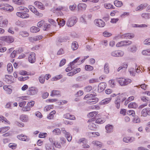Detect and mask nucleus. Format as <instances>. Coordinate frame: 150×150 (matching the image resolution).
<instances>
[{
    "instance_id": "f257e3e1",
    "label": "nucleus",
    "mask_w": 150,
    "mask_h": 150,
    "mask_svg": "<svg viewBox=\"0 0 150 150\" xmlns=\"http://www.w3.org/2000/svg\"><path fill=\"white\" fill-rule=\"evenodd\" d=\"M119 83L121 86H126L130 83L132 82L131 79L124 78H119L117 79Z\"/></svg>"
},
{
    "instance_id": "e2e57ef3",
    "label": "nucleus",
    "mask_w": 150,
    "mask_h": 150,
    "mask_svg": "<svg viewBox=\"0 0 150 150\" xmlns=\"http://www.w3.org/2000/svg\"><path fill=\"white\" fill-rule=\"evenodd\" d=\"M83 93L82 91L80 90L77 92L75 94V96L76 97L80 96L83 95Z\"/></svg>"
},
{
    "instance_id": "4c0bfd02",
    "label": "nucleus",
    "mask_w": 150,
    "mask_h": 150,
    "mask_svg": "<svg viewBox=\"0 0 150 150\" xmlns=\"http://www.w3.org/2000/svg\"><path fill=\"white\" fill-rule=\"evenodd\" d=\"M30 31L31 32L36 33L40 31V29L36 27L33 26L31 28Z\"/></svg>"
},
{
    "instance_id": "7c9ffc66",
    "label": "nucleus",
    "mask_w": 150,
    "mask_h": 150,
    "mask_svg": "<svg viewBox=\"0 0 150 150\" xmlns=\"http://www.w3.org/2000/svg\"><path fill=\"white\" fill-rule=\"evenodd\" d=\"M10 86H3V88L8 94H11L12 92V90L10 88Z\"/></svg>"
},
{
    "instance_id": "5fc2aeb1",
    "label": "nucleus",
    "mask_w": 150,
    "mask_h": 150,
    "mask_svg": "<svg viewBox=\"0 0 150 150\" xmlns=\"http://www.w3.org/2000/svg\"><path fill=\"white\" fill-rule=\"evenodd\" d=\"M104 6L107 9L114 8H113V6L110 4H104Z\"/></svg>"
},
{
    "instance_id": "58836bf2",
    "label": "nucleus",
    "mask_w": 150,
    "mask_h": 150,
    "mask_svg": "<svg viewBox=\"0 0 150 150\" xmlns=\"http://www.w3.org/2000/svg\"><path fill=\"white\" fill-rule=\"evenodd\" d=\"M78 6L79 9L81 10H85L86 7V5L84 3H81L79 4Z\"/></svg>"
},
{
    "instance_id": "a211bd4d",
    "label": "nucleus",
    "mask_w": 150,
    "mask_h": 150,
    "mask_svg": "<svg viewBox=\"0 0 150 150\" xmlns=\"http://www.w3.org/2000/svg\"><path fill=\"white\" fill-rule=\"evenodd\" d=\"M50 96H57L58 97L61 96V92L60 91L57 90H53L51 91Z\"/></svg>"
},
{
    "instance_id": "c9c22d12",
    "label": "nucleus",
    "mask_w": 150,
    "mask_h": 150,
    "mask_svg": "<svg viewBox=\"0 0 150 150\" xmlns=\"http://www.w3.org/2000/svg\"><path fill=\"white\" fill-rule=\"evenodd\" d=\"M5 6L4 10L8 11L9 12L13 10V8L10 5L8 4H6Z\"/></svg>"
},
{
    "instance_id": "4be33fe9",
    "label": "nucleus",
    "mask_w": 150,
    "mask_h": 150,
    "mask_svg": "<svg viewBox=\"0 0 150 150\" xmlns=\"http://www.w3.org/2000/svg\"><path fill=\"white\" fill-rule=\"evenodd\" d=\"M34 4L36 7L39 9L41 10L44 9L45 8V6L42 3L38 1H36L34 2Z\"/></svg>"
},
{
    "instance_id": "2f4dec72",
    "label": "nucleus",
    "mask_w": 150,
    "mask_h": 150,
    "mask_svg": "<svg viewBox=\"0 0 150 150\" xmlns=\"http://www.w3.org/2000/svg\"><path fill=\"white\" fill-rule=\"evenodd\" d=\"M19 35L23 37H26L29 35V34L27 32L24 31H20L19 33Z\"/></svg>"
},
{
    "instance_id": "72a5a7b5",
    "label": "nucleus",
    "mask_w": 150,
    "mask_h": 150,
    "mask_svg": "<svg viewBox=\"0 0 150 150\" xmlns=\"http://www.w3.org/2000/svg\"><path fill=\"white\" fill-rule=\"evenodd\" d=\"M58 25L60 26H63L65 24V21L63 19L60 18H57V20Z\"/></svg>"
},
{
    "instance_id": "de8ad7c7",
    "label": "nucleus",
    "mask_w": 150,
    "mask_h": 150,
    "mask_svg": "<svg viewBox=\"0 0 150 150\" xmlns=\"http://www.w3.org/2000/svg\"><path fill=\"white\" fill-rule=\"evenodd\" d=\"M60 130L58 128L55 129L52 131L54 134L55 135H59L61 133Z\"/></svg>"
},
{
    "instance_id": "052dcab7",
    "label": "nucleus",
    "mask_w": 150,
    "mask_h": 150,
    "mask_svg": "<svg viewBox=\"0 0 150 150\" xmlns=\"http://www.w3.org/2000/svg\"><path fill=\"white\" fill-rule=\"evenodd\" d=\"M85 69L87 71H92L93 70V67L90 66L86 65L85 66Z\"/></svg>"
},
{
    "instance_id": "c85d7f7f",
    "label": "nucleus",
    "mask_w": 150,
    "mask_h": 150,
    "mask_svg": "<svg viewBox=\"0 0 150 150\" xmlns=\"http://www.w3.org/2000/svg\"><path fill=\"white\" fill-rule=\"evenodd\" d=\"M12 1L14 3L18 5H24L25 4L23 0H12Z\"/></svg>"
},
{
    "instance_id": "f704fd0d",
    "label": "nucleus",
    "mask_w": 150,
    "mask_h": 150,
    "mask_svg": "<svg viewBox=\"0 0 150 150\" xmlns=\"http://www.w3.org/2000/svg\"><path fill=\"white\" fill-rule=\"evenodd\" d=\"M78 47L79 45L77 42L76 41L73 42L71 44V48L73 50H76Z\"/></svg>"
},
{
    "instance_id": "603ef678",
    "label": "nucleus",
    "mask_w": 150,
    "mask_h": 150,
    "mask_svg": "<svg viewBox=\"0 0 150 150\" xmlns=\"http://www.w3.org/2000/svg\"><path fill=\"white\" fill-rule=\"evenodd\" d=\"M92 87L90 86H88L84 88V90L85 92H89L92 89Z\"/></svg>"
},
{
    "instance_id": "4d7b16f0",
    "label": "nucleus",
    "mask_w": 150,
    "mask_h": 150,
    "mask_svg": "<svg viewBox=\"0 0 150 150\" xmlns=\"http://www.w3.org/2000/svg\"><path fill=\"white\" fill-rule=\"evenodd\" d=\"M30 108L28 105V104H27L26 106L23 107L22 109V110L23 111H28L30 110Z\"/></svg>"
},
{
    "instance_id": "a19ab883",
    "label": "nucleus",
    "mask_w": 150,
    "mask_h": 150,
    "mask_svg": "<svg viewBox=\"0 0 150 150\" xmlns=\"http://www.w3.org/2000/svg\"><path fill=\"white\" fill-rule=\"evenodd\" d=\"M7 69L9 73L11 72L13 70V67L11 63H9L7 65Z\"/></svg>"
},
{
    "instance_id": "aec40b11",
    "label": "nucleus",
    "mask_w": 150,
    "mask_h": 150,
    "mask_svg": "<svg viewBox=\"0 0 150 150\" xmlns=\"http://www.w3.org/2000/svg\"><path fill=\"white\" fill-rule=\"evenodd\" d=\"M64 117L65 118L70 120H74L76 119V118L74 115H71L69 113L64 115Z\"/></svg>"
},
{
    "instance_id": "3c124183",
    "label": "nucleus",
    "mask_w": 150,
    "mask_h": 150,
    "mask_svg": "<svg viewBox=\"0 0 150 150\" xmlns=\"http://www.w3.org/2000/svg\"><path fill=\"white\" fill-rule=\"evenodd\" d=\"M62 75L61 74L57 75L55 77H53L52 79V81H56L59 80L62 77Z\"/></svg>"
},
{
    "instance_id": "680f3d73",
    "label": "nucleus",
    "mask_w": 150,
    "mask_h": 150,
    "mask_svg": "<svg viewBox=\"0 0 150 150\" xmlns=\"http://www.w3.org/2000/svg\"><path fill=\"white\" fill-rule=\"evenodd\" d=\"M127 64H125L123 66H121L119 67L117 69V71L119 72L121 69H125L127 68Z\"/></svg>"
},
{
    "instance_id": "6e6d98bb",
    "label": "nucleus",
    "mask_w": 150,
    "mask_h": 150,
    "mask_svg": "<svg viewBox=\"0 0 150 150\" xmlns=\"http://www.w3.org/2000/svg\"><path fill=\"white\" fill-rule=\"evenodd\" d=\"M76 6V4H74L73 5H71L69 6V9L71 11H74L75 10Z\"/></svg>"
},
{
    "instance_id": "774afa93",
    "label": "nucleus",
    "mask_w": 150,
    "mask_h": 150,
    "mask_svg": "<svg viewBox=\"0 0 150 150\" xmlns=\"http://www.w3.org/2000/svg\"><path fill=\"white\" fill-rule=\"evenodd\" d=\"M81 87L78 84H75L71 86V88L73 89H76L77 88Z\"/></svg>"
},
{
    "instance_id": "5701e85b",
    "label": "nucleus",
    "mask_w": 150,
    "mask_h": 150,
    "mask_svg": "<svg viewBox=\"0 0 150 150\" xmlns=\"http://www.w3.org/2000/svg\"><path fill=\"white\" fill-rule=\"evenodd\" d=\"M6 76H8V78L6 79L5 81L6 82L11 84L14 82L15 80L12 76L10 75H7Z\"/></svg>"
},
{
    "instance_id": "bf43d9fd",
    "label": "nucleus",
    "mask_w": 150,
    "mask_h": 150,
    "mask_svg": "<svg viewBox=\"0 0 150 150\" xmlns=\"http://www.w3.org/2000/svg\"><path fill=\"white\" fill-rule=\"evenodd\" d=\"M128 49L129 50L132 52H135L137 50V48L135 46H133L131 47L130 48H128Z\"/></svg>"
},
{
    "instance_id": "423d86ee",
    "label": "nucleus",
    "mask_w": 150,
    "mask_h": 150,
    "mask_svg": "<svg viewBox=\"0 0 150 150\" xmlns=\"http://www.w3.org/2000/svg\"><path fill=\"white\" fill-rule=\"evenodd\" d=\"M38 92V90L37 88L32 87L29 88L27 93L30 95H33L37 94Z\"/></svg>"
},
{
    "instance_id": "39448f33",
    "label": "nucleus",
    "mask_w": 150,
    "mask_h": 150,
    "mask_svg": "<svg viewBox=\"0 0 150 150\" xmlns=\"http://www.w3.org/2000/svg\"><path fill=\"white\" fill-rule=\"evenodd\" d=\"M124 93H122L120 96H117L115 101V106L117 109H119L120 106V99L121 98H122L124 96Z\"/></svg>"
},
{
    "instance_id": "1a4fd4ad",
    "label": "nucleus",
    "mask_w": 150,
    "mask_h": 150,
    "mask_svg": "<svg viewBox=\"0 0 150 150\" xmlns=\"http://www.w3.org/2000/svg\"><path fill=\"white\" fill-rule=\"evenodd\" d=\"M62 132L65 135V137H66L67 140L69 142H70L72 139V137L69 132H67L65 129L62 128L61 129Z\"/></svg>"
},
{
    "instance_id": "ddd939ff",
    "label": "nucleus",
    "mask_w": 150,
    "mask_h": 150,
    "mask_svg": "<svg viewBox=\"0 0 150 150\" xmlns=\"http://www.w3.org/2000/svg\"><path fill=\"white\" fill-rule=\"evenodd\" d=\"M94 22L96 23V25L99 27H103L105 25L104 22L100 19H96Z\"/></svg>"
},
{
    "instance_id": "4468645a",
    "label": "nucleus",
    "mask_w": 150,
    "mask_h": 150,
    "mask_svg": "<svg viewBox=\"0 0 150 150\" xmlns=\"http://www.w3.org/2000/svg\"><path fill=\"white\" fill-rule=\"evenodd\" d=\"M134 37V35L132 33H127L122 35L121 36L122 38L124 39H131L133 38Z\"/></svg>"
},
{
    "instance_id": "13d9d810",
    "label": "nucleus",
    "mask_w": 150,
    "mask_h": 150,
    "mask_svg": "<svg viewBox=\"0 0 150 150\" xmlns=\"http://www.w3.org/2000/svg\"><path fill=\"white\" fill-rule=\"evenodd\" d=\"M10 127H5L1 128V133L5 132L9 129Z\"/></svg>"
},
{
    "instance_id": "a878e982",
    "label": "nucleus",
    "mask_w": 150,
    "mask_h": 150,
    "mask_svg": "<svg viewBox=\"0 0 150 150\" xmlns=\"http://www.w3.org/2000/svg\"><path fill=\"white\" fill-rule=\"evenodd\" d=\"M109 64L108 63H106L104 66V73L108 74L109 73Z\"/></svg>"
},
{
    "instance_id": "6e6552de",
    "label": "nucleus",
    "mask_w": 150,
    "mask_h": 150,
    "mask_svg": "<svg viewBox=\"0 0 150 150\" xmlns=\"http://www.w3.org/2000/svg\"><path fill=\"white\" fill-rule=\"evenodd\" d=\"M1 40L8 43H11L13 42L14 40V38L11 36H4L1 38Z\"/></svg>"
},
{
    "instance_id": "0e129e2a",
    "label": "nucleus",
    "mask_w": 150,
    "mask_h": 150,
    "mask_svg": "<svg viewBox=\"0 0 150 150\" xmlns=\"http://www.w3.org/2000/svg\"><path fill=\"white\" fill-rule=\"evenodd\" d=\"M96 96V93H93V94H88L86 95L84 98L85 99H86V98H91L93 96Z\"/></svg>"
},
{
    "instance_id": "412c9836",
    "label": "nucleus",
    "mask_w": 150,
    "mask_h": 150,
    "mask_svg": "<svg viewBox=\"0 0 150 150\" xmlns=\"http://www.w3.org/2000/svg\"><path fill=\"white\" fill-rule=\"evenodd\" d=\"M20 120L23 122H27L29 120L28 116L22 114L20 117Z\"/></svg>"
},
{
    "instance_id": "79ce46f5",
    "label": "nucleus",
    "mask_w": 150,
    "mask_h": 150,
    "mask_svg": "<svg viewBox=\"0 0 150 150\" xmlns=\"http://www.w3.org/2000/svg\"><path fill=\"white\" fill-rule=\"evenodd\" d=\"M142 53L144 55H150V49L143 50Z\"/></svg>"
},
{
    "instance_id": "69168bd1",
    "label": "nucleus",
    "mask_w": 150,
    "mask_h": 150,
    "mask_svg": "<svg viewBox=\"0 0 150 150\" xmlns=\"http://www.w3.org/2000/svg\"><path fill=\"white\" fill-rule=\"evenodd\" d=\"M89 82L90 83H94L98 82V80L97 79H91L89 80Z\"/></svg>"
},
{
    "instance_id": "9b49d317",
    "label": "nucleus",
    "mask_w": 150,
    "mask_h": 150,
    "mask_svg": "<svg viewBox=\"0 0 150 150\" xmlns=\"http://www.w3.org/2000/svg\"><path fill=\"white\" fill-rule=\"evenodd\" d=\"M28 8L33 13L37 16H40V17H42V14L40 13L34 6L31 5H29L28 6Z\"/></svg>"
},
{
    "instance_id": "c756f323",
    "label": "nucleus",
    "mask_w": 150,
    "mask_h": 150,
    "mask_svg": "<svg viewBox=\"0 0 150 150\" xmlns=\"http://www.w3.org/2000/svg\"><path fill=\"white\" fill-rule=\"evenodd\" d=\"M148 6V4L145 3L142 4L136 8L137 11H141L143 9L145 8Z\"/></svg>"
},
{
    "instance_id": "2eb2a0df",
    "label": "nucleus",
    "mask_w": 150,
    "mask_h": 150,
    "mask_svg": "<svg viewBox=\"0 0 150 150\" xmlns=\"http://www.w3.org/2000/svg\"><path fill=\"white\" fill-rule=\"evenodd\" d=\"M98 100V98H91L87 100V103L89 105H92L96 103Z\"/></svg>"
},
{
    "instance_id": "09e8293b",
    "label": "nucleus",
    "mask_w": 150,
    "mask_h": 150,
    "mask_svg": "<svg viewBox=\"0 0 150 150\" xmlns=\"http://www.w3.org/2000/svg\"><path fill=\"white\" fill-rule=\"evenodd\" d=\"M98 114V112H92L89 113L88 115V117L92 118L96 115Z\"/></svg>"
},
{
    "instance_id": "f03ea898",
    "label": "nucleus",
    "mask_w": 150,
    "mask_h": 150,
    "mask_svg": "<svg viewBox=\"0 0 150 150\" xmlns=\"http://www.w3.org/2000/svg\"><path fill=\"white\" fill-rule=\"evenodd\" d=\"M77 18L76 17H73L70 18L67 21V25L68 27L73 26L77 22Z\"/></svg>"
},
{
    "instance_id": "6ab92c4d",
    "label": "nucleus",
    "mask_w": 150,
    "mask_h": 150,
    "mask_svg": "<svg viewBox=\"0 0 150 150\" xmlns=\"http://www.w3.org/2000/svg\"><path fill=\"white\" fill-rule=\"evenodd\" d=\"M135 140V138L133 137H124L123 139V141L126 143L132 142Z\"/></svg>"
},
{
    "instance_id": "cd10ccee",
    "label": "nucleus",
    "mask_w": 150,
    "mask_h": 150,
    "mask_svg": "<svg viewBox=\"0 0 150 150\" xmlns=\"http://www.w3.org/2000/svg\"><path fill=\"white\" fill-rule=\"evenodd\" d=\"M105 128L107 133H110L112 131L113 126L112 125L108 124L105 126Z\"/></svg>"
},
{
    "instance_id": "b1692460",
    "label": "nucleus",
    "mask_w": 150,
    "mask_h": 150,
    "mask_svg": "<svg viewBox=\"0 0 150 150\" xmlns=\"http://www.w3.org/2000/svg\"><path fill=\"white\" fill-rule=\"evenodd\" d=\"M16 10L18 11H23L25 13H28L29 12V10L26 7L22 6H19L18 7L16 8Z\"/></svg>"
},
{
    "instance_id": "c03bdc74",
    "label": "nucleus",
    "mask_w": 150,
    "mask_h": 150,
    "mask_svg": "<svg viewBox=\"0 0 150 150\" xmlns=\"http://www.w3.org/2000/svg\"><path fill=\"white\" fill-rule=\"evenodd\" d=\"M45 75H41L39 78V82L41 83H44L45 81Z\"/></svg>"
},
{
    "instance_id": "473e14b6",
    "label": "nucleus",
    "mask_w": 150,
    "mask_h": 150,
    "mask_svg": "<svg viewBox=\"0 0 150 150\" xmlns=\"http://www.w3.org/2000/svg\"><path fill=\"white\" fill-rule=\"evenodd\" d=\"M114 4L116 7H120L123 5V4L122 1L118 0L115 1Z\"/></svg>"
},
{
    "instance_id": "a18cd8bd",
    "label": "nucleus",
    "mask_w": 150,
    "mask_h": 150,
    "mask_svg": "<svg viewBox=\"0 0 150 150\" xmlns=\"http://www.w3.org/2000/svg\"><path fill=\"white\" fill-rule=\"evenodd\" d=\"M125 42L124 41H121L117 43L116 45V46L117 47L125 46Z\"/></svg>"
},
{
    "instance_id": "37998d69",
    "label": "nucleus",
    "mask_w": 150,
    "mask_h": 150,
    "mask_svg": "<svg viewBox=\"0 0 150 150\" xmlns=\"http://www.w3.org/2000/svg\"><path fill=\"white\" fill-rule=\"evenodd\" d=\"M56 113V111L55 110L52 111L51 112L50 114L47 116V118L49 119H52L54 117V115Z\"/></svg>"
},
{
    "instance_id": "f3484780",
    "label": "nucleus",
    "mask_w": 150,
    "mask_h": 150,
    "mask_svg": "<svg viewBox=\"0 0 150 150\" xmlns=\"http://www.w3.org/2000/svg\"><path fill=\"white\" fill-rule=\"evenodd\" d=\"M106 84L104 82L100 83L98 85V90L100 92L103 91L106 88Z\"/></svg>"
},
{
    "instance_id": "bb28decb",
    "label": "nucleus",
    "mask_w": 150,
    "mask_h": 150,
    "mask_svg": "<svg viewBox=\"0 0 150 150\" xmlns=\"http://www.w3.org/2000/svg\"><path fill=\"white\" fill-rule=\"evenodd\" d=\"M111 98H108L104 99L102 100L100 103L101 105H104L109 103L111 100Z\"/></svg>"
},
{
    "instance_id": "338daca9",
    "label": "nucleus",
    "mask_w": 150,
    "mask_h": 150,
    "mask_svg": "<svg viewBox=\"0 0 150 150\" xmlns=\"http://www.w3.org/2000/svg\"><path fill=\"white\" fill-rule=\"evenodd\" d=\"M103 35L105 37H109L112 35V34L107 31H105L103 33Z\"/></svg>"
},
{
    "instance_id": "ea45409f",
    "label": "nucleus",
    "mask_w": 150,
    "mask_h": 150,
    "mask_svg": "<svg viewBox=\"0 0 150 150\" xmlns=\"http://www.w3.org/2000/svg\"><path fill=\"white\" fill-rule=\"evenodd\" d=\"M128 107L129 108H136L137 107L138 105L135 103H131L128 105Z\"/></svg>"
},
{
    "instance_id": "dca6fc26",
    "label": "nucleus",
    "mask_w": 150,
    "mask_h": 150,
    "mask_svg": "<svg viewBox=\"0 0 150 150\" xmlns=\"http://www.w3.org/2000/svg\"><path fill=\"white\" fill-rule=\"evenodd\" d=\"M17 138L20 140L24 141H28L29 139L27 136L24 135L22 134L17 136Z\"/></svg>"
},
{
    "instance_id": "e433bc0d",
    "label": "nucleus",
    "mask_w": 150,
    "mask_h": 150,
    "mask_svg": "<svg viewBox=\"0 0 150 150\" xmlns=\"http://www.w3.org/2000/svg\"><path fill=\"white\" fill-rule=\"evenodd\" d=\"M88 127L90 130H95L96 128V126L95 124L91 122L89 125Z\"/></svg>"
},
{
    "instance_id": "864d4df0",
    "label": "nucleus",
    "mask_w": 150,
    "mask_h": 150,
    "mask_svg": "<svg viewBox=\"0 0 150 150\" xmlns=\"http://www.w3.org/2000/svg\"><path fill=\"white\" fill-rule=\"evenodd\" d=\"M135 71L136 69H134V68H131L129 70V72L131 75L134 76L136 74Z\"/></svg>"
},
{
    "instance_id": "49530a36",
    "label": "nucleus",
    "mask_w": 150,
    "mask_h": 150,
    "mask_svg": "<svg viewBox=\"0 0 150 150\" xmlns=\"http://www.w3.org/2000/svg\"><path fill=\"white\" fill-rule=\"evenodd\" d=\"M92 144L99 147H101L102 145V143L99 141H93L92 142Z\"/></svg>"
},
{
    "instance_id": "7ed1b4c3",
    "label": "nucleus",
    "mask_w": 150,
    "mask_h": 150,
    "mask_svg": "<svg viewBox=\"0 0 150 150\" xmlns=\"http://www.w3.org/2000/svg\"><path fill=\"white\" fill-rule=\"evenodd\" d=\"M68 40H69V38L67 37H59L56 39V44L57 46H59L61 45L60 43L66 42Z\"/></svg>"
},
{
    "instance_id": "393cba45",
    "label": "nucleus",
    "mask_w": 150,
    "mask_h": 150,
    "mask_svg": "<svg viewBox=\"0 0 150 150\" xmlns=\"http://www.w3.org/2000/svg\"><path fill=\"white\" fill-rule=\"evenodd\" d=\"M8 24V21L7 19H5L0 21V27L4 28L6 27Z\"/></svg>"
},
{
    "instance_id": "f8f14e48",
    "label": "nucleus",
    "mask_w": 150,
    "mask_h": 150,
    "mask_svg": "<svg viewBox=\"0 0 150 150\" xmlns=\"http://www.w3.org/2000/svg\"><path fill=\"white\" fill-rule=\"evenodd\" d=\"M141 114L144 117H146L147 115H150V108H148L143 109L142 111Z\"/></svg>"
},
{
    "instance_id": "0eeeda50",
    "label": "nucleus",
    "mask_w": 150,
    "mask_h": 150,
    "mask_svg": "<svg viewBox=\"0 0 150 150\" xmlns=\"http://www.w3.org/2000/svg\"><path fill=\"white\" fill-rule=\"evenodd\" d=\"M16 14L17 16L23 19L28 18L30 17V15L28 13L25 12H17Z\"/></svg>"
},
{
    "instance_id": "20e7f679",
    "label": "nucleus",
    "mask_w": 150,
    "mask_h": 150,
    "mask_svg": "<svg viewBox=\"0 0 150 150\" xmlns=\"http://www.w3.org/2000/svg\"><path fill=\"white\" fill-rule=\"evenodd\" d=\"M124 54V52L120 50H114L111 53V55L114 57H122Z\"/></svg>"
},
{
    "instance_id": "8fccbe9b",
    "label": "nucleus",
    "mask_w": 150,
    "mask_h": 150,
    "mask_svg": "<svg viewBox=\"0 0 150 150\" xmlns=\"http://www.w3.org/2000/svg\"><path fill=\"white\" fill-rule=\"evenodd\" d=\"M105 121V119L103 118H100L98 119L96 121V123L98 124H102Z\"/></svg>"
},
{
    "instance_id": "9d476101",
    "label": "nucleus",
    "mask_w": 150,
    "mask_h": 150,
    "mask_svg": "<svg viewBox=\"0 0 150 150\" xmlns=\"http://www.w3.org/2000/svg\"><path fill=\"white\" fill-rule=\"evenodd\" d=\"M35 53L34 52L30 53L28 57V61L31 63H33L35 62L36 57Z\"/></svg>"
}]
</instances>
